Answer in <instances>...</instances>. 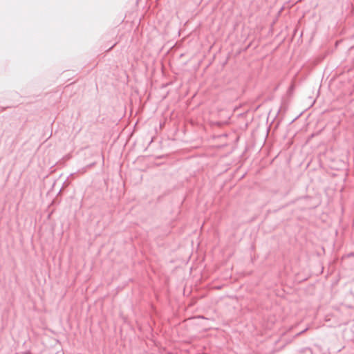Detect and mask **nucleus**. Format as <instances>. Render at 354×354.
<instances>
[{"instance_id":"nucleus-1","label":"nucleus","mask_w":354,"mask_h":354,"mask_svg":"<svg viewBox=\"0 0 354 354\" xmlns=\"http://www.w3.org/2000/svg\"><path fill=\"white\" fill-rule=\"evenodd\" d=\"M285 335H286V333H282V335L280 336V338L278 341V343H279L278 347L280 348L284 347L288 343V342L287 341V339L285 337Z\"/></svg>"}]
</instances>
